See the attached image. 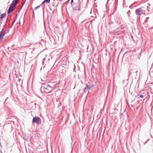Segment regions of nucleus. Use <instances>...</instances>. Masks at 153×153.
Listing matches in <instances>:
<instances>
[{"label": "nucleus", "instance_id": "nucleus-1", "mask_svg": "<svg viewBox=\"0 0 153 153\" xmlns=\"http://www.w3.org/2000/svg\"><path fill=\"white\" fill-rule=\"evenodd\" d=\"M18 1V0H14L13 1L7 11L8 13H10L13 10V8L17 3Z\"/></svg>", "mask_w": 153, "mask_h": 153}, {"label": "nucleus", "instance_id": "nucleus-2", "mask_svg": "<svg viewBox=\"0 0 153 153\" xmlns=\"http://www.w3.org/2000/svg\"><path fill=\"white\" fill-rule=\"evenodd\" d=\"M33 123H35L37 124H40L41 123V120L38 117H35L33 118L32 120Z\"/></svg>", "mask_w": 153, "mask_h": 153}, {"label": "nucleus", "instance_id": "nucleus-3", "mask_svg": "<svg viewBox=\"0 0 153 153\" xmlns=\"http://www.w3.org/2000/svg\"><path fill=\"white\" fill-rule=\"evenodd\" d=\"M145 11L142 8H139L136 10L135 12L137 15H141L145 14Z\"/></svg>", "mask_w": 153, "mask_h": 153}, {"label": "nucleus", "instance_id": "nucleus-4", "mask_svg": "<svg viewBox=\"0 0 153 153\" xmlns=\"http://www.w3.org/2000/svg\"><path fill=\"white\" fill-rule=\"evenodd\" d=\"M5 34L4 31L1 30L0 32V42L1 41Z\"/></svg>", "mask_w": 153, "mask_h": 153}, {"label": "nucleus", "instance_id": "nucleus-5", "mask_svg": "<svg viewBox=\"0 0 153 153\" xmlns=\"http://www.w3.org/2000/svg\"><path fill=\"white\" fill-rule=\"evenodd\" d=\"M74 9L75 10H80V5L79 4H76L74 7Z\"/></svg>", "mask_w": 153, "mask_h": 153}, {"label": "nucleus", "instance_id": "nucleus-6", "mask_svg": "<svg viewBox=\"0 0 153 153\" xmlns=\"http://www.w3.org/2000/svg\"><path fill=\"white\" fill-rule=\"evenodd\" d=\"M47 88L48 89L49 88H51V91H52L55 88V85H48L47 86Z\"/></svg>", "mask_w": 153, "mask_h": 153}, {"label": "nucleus", "instance_id": "nucleus-7", "mask_svg": "<svg viewBox=\"0 0 153 153\" xmlns=\"http://www.w3.org/2000/svg\"><path fill=\"white\" fill-rule=\"evenodd\" d=\"M50 0H45L42 3V4H43L45 2L49 3L50 2Z\"/></svg>", "mask_w": 153, "mask_h": 153}, {"label": "nucleus", "instance_id": "nucleus-8", "mask_svg": "<svg viewBox=\"0 0 153 153\" xmlns=\"http://www.w3.org/2000/svg\"><path fill=\"white\" fill-rule=\"evenodd\" d=\"M5 16V14H2L1 15V18L2 19L3 18H4Z\"/></svg>", "mask_w": 153, "mask_h": 153}, {"label": "nucleus", "instance_id": "nucleus-9", "mask_svg": "<svg viewBox=\"0 0 153 153\" xmlns=\"http://www.w3.org/2000/svg\"><path fill=\"white\" fill-rule=\"evenodd\" d=\"M40 6V5H39V6H37V7H36L35 8V9H36L37 8H39V6Z\"/></svg>", "mask_w": 153, "mask_h": 153}, {"label": "nucleus", "instance_id": "nucleus-10", "mask_svg": "<svg viewBox=\"0 0 153 153\" xmlns=\"http://www.w3.org/2000/svg\"><path fill=\"white\" fill-rule=\"evenodd\" d=\"M140 97H143V95H140Z\"/></svg>", "mask_w": 153, "mask_h": 153}, {"label": "nucleus", "instance_id": "nucleus-11", "mask_svg": "<svg viewBox=\"0 0 153 153\" xmlns=\"http://www.w3.org/2000/svg\"><path fill=\"white\" fill-rule=\"evenodd\" d=\"M59 0L60 1H65L66 0Z\"/></svg>", "mask_w": 153, "mask_h": 153}, {"label": "nucleus", "instance_id": "nucleus-12", "mask_svg": "<svg viewBox=\"0 0 153 153\" xmlns=\"http://www.w3.org/2000/svg\"><path fill=\"white\" fill-rule=\"evenodd\" d=\"M73 0H71V3H72L73 2Z\"/></svg>", "mask_w": 153, "mask_h": 153}]
</instances>
